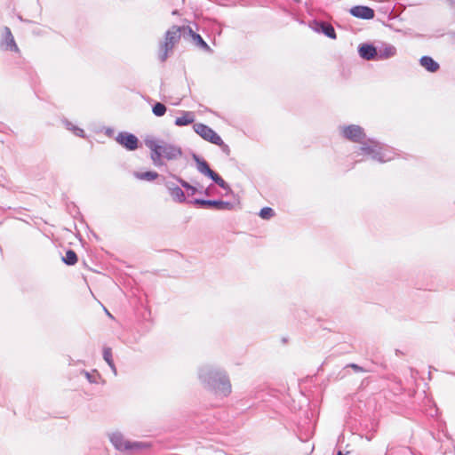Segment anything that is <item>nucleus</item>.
Segmentation results:
<instances>
[{"label": "nucleus", "instance_id": "29", "mask_svg": "<svg viewBox=\"0 0 455 455\" xmlns=\"http://www.w3.org/2000/svg\"><path fill=\"white\" fill-rule=\"evenodd\" d=\"M5 180V172L3 168L0 167V184H2Z\"/></svg>", "mask_w": 455, "mask_h": 455}, {"label": "nucleus", "instance_id": "1", "mask_svg": "<svg viewBox=\"0 0 455 455\" xmlns=\"http://www.w3.org/2000/svg\"><path fill=\"white\" fill-rule=\"evenodd\" d=\"M341 135L348 140L361 143L362 154L371 156L372 159L380 163L390 161L394 158V151L387 146L380 145L378 141L368 140L363 141L365 134L359 125L350 124L339 128Z\"/></svg>", "mask_w": 455, "mask_h": 455}, {"label": "nucleus", "instance_id": "20", "mask_svg": "<svg viewBox=\"0 0 455 455\" xmlns=\"http://www.w3.org/2000/svg\"><path fill=\"white\" fill-rule=\"evenodd\" d=\"M187 32L193 37L196 44H199L203 48L209 50L208 44L204 41L200 35L194 33L191 28L187 27Z\"/></svg>", "mask_w": 455, "mask_h": 455}, {"label": "nucleus", "instance_id": "25", "mask_svg": "<svg viewBox=\"0 0 455 455\" xmlns=\"http://www.w3.org/2000/svg\"><path fill=\"white\" fill-rule=\"evenodd\" d=\"M152 111L156 116H163L166 112V107L164 104L158 102L154 105Z\"/></svg>", "mask_w": 455, "mask_h": 455}, {"label": "nucleus", "instance_id": "12", "mask_svg": "<svg viewBox=\"0 0 455 455\" xmlns=\"http://www.w3.org/2000/svg\"><path fill=\"white\" fill-rule=\"evenodd\" d=\"M358 52L360 57L363 60H377L378 48L374 47L372 44H363L359 46Z\"/></svg>", "mask_w": 455, "mask_h": 455}, {"label": "nucleus", "instance_id": "8", "mask_svg": "<svg viewBox=\"0 0 455 455\" xmlns=\"http://www.w3.org/2000/svg\"><path fill=\"white\" fill-rule=\"evenodd\" d=\"M116 141L128 150H135L139 142L137 137L129 132L118 133Z\"/></svg>", "mask_w": 455, "mask_h": 455}, {"label": "nucleus", "instance_id": "19", "mask_svg": "<svg viewBox=\"0 0 455 455\" xmlns=\"http://www.w3.org/2000/svg\"><path fill=\"white\" fill-rule=\"evenodd\" d=\"M134 176L142 180L153 181L158 178V173L156 172H134Z\"/></svg>", "mask_w": 455, "mask_h": 455}, {"label": "nucleus", "instance_id": "7", "mask_svg": "<svg viewBox=\"0 0 455 455\" xmlns=\"http://www.w3.org/2000/svg\"><path fill=\"white\" fill-rule=\"evenodd\" d=\"M194 204L199 205L204 208L213 207L218 210H231L232 204L221 200H204V199H195L191 202Z\"/></svg>", "mask_w": 455, "mask_h": 455}, {"label": "nucleus", "instance_id": "26", "mask_svg": "<svg viewBox=\"0 0 455 455\" xmlns=\"http://www.w3.org/2000/svg\"><path fill=\"white\" fill-rule=\"evenodd\" d=\"M259 216L264 220H269L274 216V210L269 207L262 208L259 212Z\"/></svg>", "mask_w": 455, "mask_h": 455}, {"label": "nucleus", "instance_id": "15", "mask_svg": "<svg viewBox=\"0 0 455 455\" xmlns=\"http://www.w3.org/2000/svg\"><path fill=\"white\" fill-rule=\"evenodd\" d=\"M193 159L196 161V168H197V171L199 172H201L202 174L205 175V176H208L209 178L211 176H212V174L214 173V172L209 167V164H207L206 161H204V159H201L198 156L196 155H194L193 156Z\"/></svg>", "mask_w": 455, "mask_h": 455}, {"label": "nucleus", "instance_id": "23", "mask_svg": "<svg viewBox=\"0 0 455 455\" xmlns=\"http://www.w3.org/2000/svg\"><path fill=\"white\" fill-rule=\"evenodd\" d=\"M174 178L178 180V182L184 188H186L188 191H189V195L190 196H193L195 195L196 192H197V188L192 185H190L188 182H187L186 180L179 178V177H176L174 176Z\"/></svg>", "mask_w": 455, "mask_h": 455}, {"label": "nucleus", "instance_id": "16", "mask_svg": "<svg viewBox=\"0 0 455 455\" xmlns=\"http://www.w3.org/2000/svg\"><path fill=\"white\" fill-rule=\"evenodd\" d=\"M419 63L426 70L432 73L436 72L440 68L439 64L429 56H423Z\"/></svg>", "mask_w": 455, "mask_h": 455}, {"label": "nucleus", "instance_id": "18", "mask_svg": "<svg viewBox=\"0 0 455 455\" xmlns=\"http://www.w3.org/2000/svg\"><path fill=\"white\" fill-rule=\"evenodd\" d=\"M103 358L106 361V363L109 365L114 375L116 376L117 374V371L112 358V350L110 347L103 348Z\"/></svg>", "mask_w": 455, "mask_h": 455}, {"label": "nucleus", "instance_id": "10", "mask_svg": "<svg viewBox=\"0 0 455 455\" xmlns=\"http://www.w3.org/2000/svg\"><path fill=\"white\" fill-rule=\"evenodd\" d=\"M1 48L5 51L19 52V48L15 43L11 29L7 27L4 28V38L0 44Z\"/></svg>", "mask_w": 455, "mask_h": 455}, {"label": "nucleus", "instance_id": "30", "mask_svg": "<svg viewBox=\"0 0 455 455\" xmlns=\"http://www.w3.org/2000/svg\"><path fill=\"white\" fill-rule=\"evenodd\" d=\"M349 366L351 368L355 369V371H362V368L359 365H357V364L352 363Z\"/></svg>", "mask_w": 455, "mask_h": 455}, {"label": "nucleus", "instance_id": "9", "mask_svg": "<svg viewBox=\"0 0 455 455\" xmlns=\"http://www.w3.org/2000/svg\"><path fill=\"white\" fill-rule=\"evenodd\" d=\"M349 13L358 19L371 20L375 16L374 10L363 5L354 6L349 10Z\"/></svg>", "mask_w": 455, "mask_h": 455}, {"label": "nucleus", "instance_id": "27", "mask_svg": "<svg viewBox=\"0 0 455 455\" xmlns=\"http://www.w3.org/2000/svg\"><path fill=\"white\" fill-rule=\"evenodd\" d=\"M85 378L88 379L89 382L91 383H96L97 382V376L88 372V371H84V372Z\"/></svg>", "mask_w": 455, "mask_h": 455}, {"label": "nucleus", "instance_id": "6", "mask_svg": "<svg viewBox=\"0 0 455 455\" xmlns=\"http://www.w3.org/2000/svg\"><path fill=\"white\" fill-rule=\"evenodd\" d=\"M193 129L195 132L197 133L204 140L209 141L214 145L222 144V139L220 136L211 127L204 124L197 123L193 125Z\"/></svg>", "mask_w": 455, "mask_h": 455}, {"label": "nucleus", "instance_id": "13", "mask_svg": "<svg viewBox=\"0 0 455 455\" xmlns=\"http://www.w3.org/2000/svg\"><path fill=\"white\" fill-rule=\"evenodd\" d=\"M396 48L390 44H382L378 48V60H387L396 55Z\"/></svg>", "mask_w": 455, "mask_h": 455}, {"label": "nucleus", "instance_id": "21", "mask_svg": "<svg viewBox=\"0 0 455 455\" xmlns=\"http://www.w3.org/2000/svg\"><path fill=\"white\" fill-rule=\"evenodd\" d=\"M217 185H219L220 188H224L228 191V193L231 192V189L228 183L216 172L212 174V176L210 177Z\"/></svg>", "mask_w": 455, "mask_h": 455}, {"label": "nucleus", "instance_id": "4", "mask_svg": "<svg viewBox=\"0 0 455 455\" xmlns=\"http://www.w3.org/2000/svg\"><path fill=\"white\" fill-rule=\"evenodd\" d=\"M187 32V27L172 26L165 34L164 42L161 44L159 50V59L165 61L176 43L180 38L181 33Z\"/></svg>", "mask_w": 455, "mask_h": 455}, {"label": "nucleus", "instance_id": "11", "mask_svg": "<svg viewBox=\"0 0 455 455\" xmlns=\"http://www.w3.org/2000/svg\"><path fill=\"white\" fill-rule=\"evenodd\" d=\"M164 186L174 202L180 204L186 202L185 194L180 187L170 181H165Z\"/></svg>", "mask_w": 455, "mask_h": 455}, {"label": "nucleus", "instance_id": "5", "mask_svg": "<svg viewBox=\"0 0 455 455\" xmlns=\"http://www.w3.org/2000/svg\"><path fill=\"white\" fill-rule=\"evenodd\" d=\"M110 442L115 448L120 451H139L149 448V443L144 442H131L126 440L124 436L118 432L112 433L109 435Z\"/></svg>", "mask_w": 455, "mask_h": 455}, {"label": "nucleus", "instance_id": "22", "mask_svg": "<svg viewBox=\"0 0 455 455\" xmlns=\"http://www.w3.org/2000/svg\"><path fill=\"white\" fill-rule=\"evenodd\" d=\"M63 261L69 266L75 265L77 262V256L76 252L72 250H68L63 258Z\"/></svg>", "mask_w": 455, "mask_h": 455}, {"label": "nucleus", "instance_id": "3", "mask_svg": "<svg viewBox=\"0 0 455 455\" xmlns=\"http://www.w3.org/2000/svg\"><path fill=\"white\" fill-rule=\"evenodd\" d=\"M145 145L150 149V158L154 165L160 167L164 164V160H177L182 156L180 147L158 140L154 138H147Z\"/></svg>", "mask_w": 455, "mask_h": 455}, {"label": "nucleus", "instance_id": "17", "mask_svg": "<svg viewBox=\"0 0 455 455\" xmlns=\"http://www.w3.org/2000/svg\"><path fill=\"white\" fill-rule=\"evenodd\" d=\"M317 25L320 27V28L317 29L318 31H321L326 36H328V37H330L331 39H335L336 38L335 30H334L333 27L331 24H328V23H325V22H321V23H319Z\"/></svg>", "mask_w": 455, "mask_h": 455}, {"label": "nucleus", "instance_id": "31", "mask_svg": "<svg viewBox=\"0 0 455 455\" xmlns=\"http://www.w3.org/2000/svg\"><path fill=\"white\" fill-rule=\"evenodd\" d=\"M204 195L210 196L211 195V187L207 188L204 191Z\"/></svg>", "mask_w": 455, "mask_h": 455}, {"label": "nucleus", "instance_id": "32", "mask_svg": "<svg viewBox=\"0 0 455 455\" xmlns=\"http://www.w3.org/2000/svg\"><path fill=\"white\" fill-rule=\"evenodd\" d=\"M337 455H343L341 451H339Z\"/></svg>", "mask_w": 455, "mask_h": 455}, {"label": "nucleus", "instance_id": "14", "mask_svg": "<svg viewBox=\"0 0 455 455\" xmlns=\"http://www.w3.org/2000/svg\"><path fill=\"white\" fill-rule=\"evenodd\" d=\"M196 119V116L194 112L191 111H182L181 116L175 119V125L177 126H186L194 123Z\"/></svg>", "mask_w": 455, "mask_h": 455}, {"label": "nucleus", "instance_id": "2", "mask_svg": "<svg viewBox=\"0 0 455 455\" xmlns=\"http://www.w3.org/2000/svg\"><path fill=\"white\" fill-rule=\"evenodd\" d=\"M198 377L201 382L216 395L226 397L231 394V383L223 371L211 365H204L199 369Z\"/></svg>", "mask_w": 455, "mask_h": 455}, {"label": "nucleus", "instance_id": "28", "mask_svg": "<svg viewBox=\"0 0 455 455\" xmlns=\"http://www.w3.org/2000/svg\"><path fill=\"white\" fill-rule=\"evenodd\" d=\"M219 146L221 148V149L223 150V152H225V153H226V154H228V155L229 154L230 149H229V147H228L227 144H225V143L222 141V144H221V145H219Z\"/></svg>", "mask_w": 455, "mask_h": 455}, {"label": "nucleus", "instance_id": "24", "mask_svg": "<svg viewBox=\"0 0 455 455\" xmlns=\"http://www.w3.org/2000/svg\"><path fill=\"white\" fill-rule=\"evenodd\" d=\"M65 124H66L67 129L69 131H72L76 136H78V137L84 136V132L83 129L76 127V125H74L73 124H71L70 122H68V121L65 122Z\"/></svg>", "mask_w": 455, "mask_h": 455}]
</instances>
